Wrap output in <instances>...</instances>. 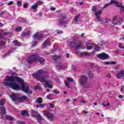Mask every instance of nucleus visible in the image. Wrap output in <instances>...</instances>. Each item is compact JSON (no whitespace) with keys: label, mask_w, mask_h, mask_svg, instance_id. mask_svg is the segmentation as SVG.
Returning <instances> with one entry per match:
<instances>
[{"label":"nucleus","mask_w":124,"mask_h":124,"mask_svg":"<svg viewBox=\"0 0 124 124\" xmlns=\"http://www.w3.org/2000/svg\"><path fill=\"white\" fill-rule=\"evenodd\" d=\"M100 11H101V10L95 13V15L96 16L97 19H98V21H102V18L100 17V15H101V12Z\"/></svg>","instance_id":"nucleus-15"},{"label":"nucleus","mask_w":124,"mask_h":124,"mask_svg":"<svg viewBox=\"0 0 124 124\" xmlns=\"http://www.w3.org/2000/svg\"><path fill=\"white\" fill-rule=\"evenodd\" d=\"M22 31V27L19 26L16 29V31Z\"/></svg>","instance_id":"nucleus-36"},{"label":"nucleus","mask_w":124,"mask_h":124,"mask_svg":"<svg viewBox=\"0 0 124 124\" xmlns=\"http://www.w3.org/2000/svg\"><path fill=\"white\" fill-rule=\"evenodd\" d=\"M98 57L101 60H107L109 59V55L104 52L99 54Z\"/></svg>","instance_id":"nucleus-8"},{"label":"nucleus","mask_w":124,"mask_h":124,"mask_svg":"<svg viewBox=\"0 0 124 124\" xmlns=\"http://www.w3.org/2000/svg\"><path fill=\"white\" fill-rule=\"evenodd\" d=\"M119 8H120L121 12H124V6H122V5H121V7H119Z\"/></svg>","instance_id":"nucleus-41"},{"label":"nucleus","mask_w":124,"mask_h":124,"mask_svg":"<svg viewBox=\"0 0 124 124\" xmlns=\"http://www.w3.org/2000/svg\"><path fill=\"white\" fill-rule=\"evenodd\" d=\"M50 41H49V40H46L44 42L42 45V48H46V47H48V46H50Z\"/></svg>","instance_id":"nucleus-16"},{"label":"nucleus","mask_w":124,"mask_h":124,"mask_svg":"<svg viewBox=\"0 0 124 124\" xmlns=\"http://www.w3.org/2000/svg\"><path fill=\"white\" fill-rule=\"evenodd\" d=\"M65 102H67V103L69 102V100L68 99H66L65 100Z\"/></svg>","instance_id":"nucleus-64"},{"label":"nucleus","mask_w":124,"mask_h":124,"mask_svg":"<svg viewBox=\"0 0 124 124\" xmlns=\"http://www.w3.org/2000/svg\"><path fill=\"white\" fill-rule=\"evenodd\" d=\"M31 35V31H28L24 33V35L26 37H28V36H29V35Z\"/></svg>","instance_id":"nucleus-28"},{"label":"nucleus","mask_w":124,"mask_h":124,"mask_svg":"<svg viewBox=\"0 0 124 124\" xmlns=\"http://www.w3.org/2000/svg\"><path fill=\"white\" fill-rule=\"evenodd\" d=\"M23 116H30V113L27 111V110H24L22 111Z\"/></svg>","instance_id":"nucleus-21"},{"label":"nucleus","mask_w":124,"mask_h":124,"mask_svg":"<svg viewBox=\"0 0 124 124\" xmlns=\"http://www.w3.org/2000/svg\"><path fill=\"white\" fill-rule=\"evenodd\" d=\"M110 4H112V3L111 2V1L110 2V3H108L107 4H106L103 7V9H104V8H105V7H107V6L108 5H110Z\"/></svg>","instance_id":"nucleus-39"},{"label":"nucleus","mask_w":124,"mask_h":124,"mask_svg":"<svg viewBox=\"0 0 124 124\" xmlns=\"http://www.w3.org/2000/svg\"><path fill=\"white\" fill-rule=\"evenodd\" d=\"M107 77L108 78H111V75H110V74H108L107 75Z\"/></svg>","instance_id":"nucleus-58"},{"label":"nucleus","mask_w":124,"mask_h":124,"mask_svg":"<svg viewBox=\"0 0 124 124\" xmlns=\"http://www.w3.org/2000/svg\"><path fill=\"white\" fill-rule=\"evenodd\" d=\"M37 60L40 63H43L45 62V60L43 58L39 57V56H38Z\"/></svg>","instance_id":"nucleus-19"},{"label":"nucleus","mask_w":124,"mask_h":124,"mask_svg":"<svg viewBox=\"0 0 124 124\" xmlns=\"http://www.w3.org/2000/svg\"><path fill=\"white\" fill-rule=\"evenodd\" d=\"M16 4L17 6H21V5H22V3L21 2V1H17Z\"/></svg>","instance_id":"nucleus-42"},{"label":"nucleus","mask_w":124,"mask_h":124,"mask_svg":"<svg viewBox=\"0 0 124 124\" xmlns=\"http://www.w3.org/2000/svg\"><path fill=\"white\" fill-rule=\"evenodd\" d=\"M36 45H37V42L35 41H33L32 42V46H36Z\"/></svg>","instance_id":"nucleus-44"},{"label":"nucleus","mask_w":124,"mask_h":124,"mask_svg":"<svg viewBox=\"0 0 124 124\" xmlns=\"http://www.w3.org/2000/svg\"><path fill=\"white\" fill-rule=\"evenodd\" d=\"M6 119L7 120H9V121H12V120H14V118H13V117L10 116H6Z\"/></svg>","instance_id":"nucleus-29"},{"label":"nucleus","mask_w":124,"mask_h":124,"mask_svg":"<svg viewBox=\"0 0 124 124\" xmlns=\"http://www.w3.org/2000/svg\"><path fill=\"white\" fill-rule=\"evenodd\" d=\"M45 55H49L50 53H48L47 51L45 52Z\"/></svg>","instance_id":"nucleus-62"},{"label":"nucleus","mask_w":124,"mask_h":124,"mask_svg":"<svg viewBox=\"0 0 124 124\" xmlns=\"http://www.w3.org/2000/svg\"><path fill=\"white\" fill-rule=\"evenodd\" d=\"M0 110L2 114H6V109L5 107H0Z\"/></svg>","instance_id":"nucleus-20"},{"label":"nucleus","mask_w":124,"mask_h":124,"mask_svg":"<svg viewBox=\"0 0 124 124\" xmlns=\"http://www.w3.org/2000/svg\"><path fill=\"white\" fill-rule=\"evenodd\" d=\"M106 22H105V24H107L108 23H109L110 21H111V19L110 18H107L106 19Z\"/></svg>","instance_id":"nucleus-49"},{"label":"nucleus","mask_w":124,"mask_h":124,"mask_svg":"<svg viewBox=\"0 0 124 124\" xmlns=\"http://www.w3.org/2000/svg\"><path fill=\"white\" fill-rule=\"evenodd\" d=\"M88 75H89V77L90 78H93V73H92V72L89 71L88 72Z\"/></svg>","instance_id":"nucleus-34"},{"label":"nucleus","mask_w":124,"mask_h":124,"mask_svg":"<svg viewBox=\"0 0 124 124\" xmlns=\"http://www.w3.org/2000/svg\"><path fill=\"white\" fill-rule=\"evenodd\" d=\"M87 50H92L93 49V46H94V49L96 50V51H100V47L98 46L95 44H93L92 46H89L90 45L87 44Z\"/></svg>","instance_id":"nucleus-6"},{"label":"nucleus","mask_w":124,"mask_h":124,"mask_svg":"<svg viewBox=\"0 0 124 124\" xmlns=\"http://www.w3.org/2000/svg\"><path fill=\"white\" fill-rule=\"evenodd\" d=\"M118 18H119V16H114L113 21H117V20H118Z\"/></svg>","instance_id":"nucleus-48"},{"label":"nucleus","mask_w":124,"mask_h":124,"mask_svg":"<svg viewBox=\"0 0 124 124\" xmlns=\"http://www.w3.org/2000/svg\"><path fill=\"white\" fill-rule=\"evenodd\" d=\"M102 105L104 107H106V106H110V104H109V103H108L106 105H104V103H102Z\"/></svg>","instance_id":"nucleus-47"},{"label":"nucleus","mask_w":124,"mask_h":124,"mask_svg":"<svg viewBox=\"0 0 124 124\" xmlns=\"http://www.w3.org/2000/svg\"><path fill=\"white\" fill-rule=\"evenodd\" d=\"M88 77L86 76H82L79 80V83L80 85H82V86L85 85V84H87V82H88Z\"/></svg>","instance_id":"nucleus-7"},{"label":"nucleus","mask_w":124,"mask_h":124,"mask_svg":"<svg viewBox=\"0 0 124 124\" xmlns=\"http://www.w3.org/2000/svg\"><path fill=\"white\" fill-rule=\"evenodd\" d=\"M36 4L40 5V4H42V1H38L36 3Z\"/></svg>","instance_id":"nucleus-45"},{"label":"nucleus","mask_w":124,"mask_h":124,"mask_svg":"<svg viewBox=\"0 0 124 124\" xmlns=\"http://www.w3.org/2000/svg\"><path fill=\"white\" fill-rule=\"evenodd\" d=\"M38 59V55L33 54L31 55L27 59L28 62L31 63L33 62H36Z\"/></svg>","instance_id":"nucleus-4"},{"label":"nucleus","mask_w":124,"mask_h":124,"mask_svg":"<svg viewBox=\"0 0 124 124\" xmlns=\"http://www.w3.org/2000/svg\"><path fill=\"white\" fill-rule=\"evenodd\" d=\"M110 3L115 4L116 7H121V6L122 5V4L120 3L117 0H111Z\"/></svg>","instance_id":"nucleus-14"},{"label":"nucleus","mask_w":124,"mask_h":124,"mask_svg":"<svg viewBox=\"0 0 124 124\" xmlns=\"http://www.w3.org/2000/svg\"><path fill=\"white\" fill-rule=\"evenodd\" d=\"M3 84L6 87H10L13 90L20 91V89H21L22 91L26 93H32L31 91L29 90V85L24 83V79L19 78V77H8Z\"/></svg>","instance_id":"nucleus-1"},{"label":"nucleus","mask_w":124,"mask_h":124,"mask_svg":"<svg viewBox=\"0 0 124 124\" xmlns=\"http://www.w3.org/2000/svg\"><path fill=\"white\" fill-rule=\"evenodd\" d=\"M27 98L26 96L25 95H22L20 97H17V99L16 100V101L17 102H23V101H25V100H27Z\"/></svg>","instance_id":"nucleus-9"},{"label":"nucleus","mask_w":124,"mask_h":124,"mask_svg":"<svg viewBox=\"0 0 124 124\" xmlns=\"http://www.w3.org/2000/svg\"><path fill=\"white\" fill-rule=\"evenodd\" d=\"M120 91L122 93H124V87L121 86V88H120Z\"/></svg>","instance_id":"nucleus-51"},{"label":"nucleus","mask_w":124,"mask_h":124,"mask_svg":"<svg viewBox=\"0 0 124 124\" xmlns=\"http://www.w3.org/2000/svg\"><path fill=\"white\" fill-rule=\"evenodd\" d=\"M6 41V40H3V39L0 40V46H3L5 45Z\"/></svg>","instance_id":"nucleus-24"},{"label":"nucleus","mask_w":124,"mask_h":124,"mask_svg":"<svg viewBox=\"0 0 124 124\" xmlns=\"http://www.w3.org/2000/svg\"><path fill=\"white\" fill-rule=\"evenodd\" d=\"M31 8L32 9H33L34 10H35V9L37 8V5L36 4V3L34 4L31 6Z\"/></svg>","instance_id":"nucleus-30"},{"label":"nucleus","mask_w":124,"mask_h":124,"mask_svg":"<svg viewBox=\"0 0 124 124\" xmlns=\"http://www.w3.org/2000/svg\"><path fill=\"white\" fill-rule=\"evenodd\" d=\"M53 93H56V94H59V93H60V91H59L57 90H53Z\"/></svg>","instance_id":"nucleus-38"},{"label":"nucleus","mask_w":124,"mask_h":124,"mask_svg":"<svg viewBox=\"0 0 124 124\" xmlns=\"http://www.w3.org/2000/svg\"><path fill=\"white\" fill-rule=\"evenodd\" d=\"M118 46L119 48H121V49H124V46H123L121 44H119Z\"/></svg>","instance_id":"nucleus-54"},{"label":"nucleus","mask_w":124,"mask_h":124,"mask_svg":"<svg viewBox=\"0 0 124 124\" xmlns=\"http://www.w3.org/2000/svg\"><path fill=\"white\" fill-rule=\"evenodd\" d=\"M15 46H21V43L18 42L17 40H15L13 42Z\"/></svg>","instance_id":"nucleus-22"},{"label":"nucleus","mask_w":124,"mask_h":124,"mask_svg":"<svg viewBox=\"0 0 124 124\" xmlns=\"http://www.w3.org/2000/svg\"><path fill=\"white\" fill-rule=\"evenodd\" d=\"M80 56L81 57H84L85 56H87L88 57H90L92 56V53L88 52H82L80 53Z\"/></svg>","instance_id":"nucleus-17"},{"label":"nucleus","mask_w":124,"mask_h":124,"mask_svg":"<svg viewBox=\"0 0 124 124\" xmlns=\"http://www.w3.org/2000/svg\"><path fill=\"white\" fill-rule=\"evenodd\" d=\"M12 4H13V1H10L7 3V6H8L9 5H12Z\"/></svg>","instance_id":"nucleus-46"},{"label":"nucleus","mask_w":124,"mask_h":124,"mask_svg":"<svg viewBox=\"0 0 124 124\" xmlns=\"http://www.w3.org/2000/svg\"><path fill=\"white\" fill-rule=\"evenodd\" d=\"M105 64H110V62H105Z\"/></svg>","instance_id":"nucleus-60"},{"label":"nucleus","mask_w":124,"mask_h":124,"mask_svg":"<svg viewBox=\"0 0 124 124\" xmlns=\"http://www.w3.org/2000/svg\"><path fill=\"white\" fill-rule=\"evenodd\" d=\"M80 17V16H78L76 17L75 19V22L74 24H77L78 22V20H79V17Z\"/></svg>","instance_id":"nucleus-33"},{"label":"nucleus","mask_w":124,"mask_h":124,"mask_svg":"<svg viewBox=\"0 0 124 124\" xmlns=\"http://www.w3.org/2000/svg\"><path fill=\"white\" fill-rule=\"evenodd\" d=\"M45 106H46V105H45V104H42L39 106L37 105V108L38 109V108H40V109H42V108H44V107H45Z\"/></svg>","instance_id":"nucleus-26"},{"label":"nucleus","mask_w":124,"mask_h":124,"mask_svg":"<svg viewBox=\"0 0 124 124\" xmlns=\"http://www.w3.org/2000/svg\"><path fill=\"white\" fill-rule=\"evenodd\" d=\"M10 98L13 101H17V99H18V95L15 93H12L10 96Z\"/></svg>","instance_id":"nucleus-13"},{"label":"nucleus","mask_w":124,"mask_h":124,"mask_svg":"<svg viewBox=\"0 0 124 124\" xmlns=\"http://www.w3.org/2000/svg\"><path fill=\"white\" fill-rule=\"evenodd\" d=\"M33 76L42 83H45L47 88L52 89L53 85H52V81L51 80H46V78L49 77V73L47 72L43 71L42 69H40L36 71L35 73L33 74Z\"/></svg>","instance_id":"nucleus-2"},{"label":"nucleus","mask_w":124,"mask_h":124,"mask_svg":"<svg viewBox=\"0 0 124 124\" xmlns=\"http://www.w3.org/2000/svg\"><path fill=\"white\" fill-rule=\"evenodd\" d=\"M92 10L93 12H95V11H96V6H93Z\"/></svg>","instance_id":"nucleus-40"},{"label":"nucleus","mask_w":124,"mask_h":124,"mask_svg":"<svg viewBox=\"0 0 124 124\" xmlns=\"http://www.w3.org/2000/svg\"><path fill=\"white\" fill-rule=\"evenodd\" d=\"M71 44L72 46L75 49H80V48L83 46V43H82V42L76 41L75 40L72 41Z\"/></svg>","instance_id":"nucleus-3"},{"label":"nucleus","mask_w":124,"mask_h":124,"mask_svg":"<svg viewBox=\"0 0 124 124\" xmlns=\"http://www.w3.org/2000/svg\"><path fill=\"white\" fill-rule=\"evenodd\" d=\"M35 89L36 90L37 89H41V86L40 85L38 84L37 86L35 87Z\"/></svg>","instance_id":"nucleus-43"},{"label":"nucleus","mask_w":124,"mask_h":124,"mask_svg":"<svg viewBox=\"0 0 124 124\" xmlns=\"http://www.w3.org/2000/svg\"><path fill=\"white\" fill-rule=\"evenodd\" d=\"M44 113L45 115L46 116L48 120H49V121H50V122H52V121H54V120L55 119V115L53 113H51L47 110L44 111Z\"/></svg>","instance_id":"nucleus-5"},{"label":"nucleus","mask_w":124,"mask_h":124,"mask_svg":"<svg viewBox=\"0 0 124 124\" xmlns=\"http://www.w3.org/2000/svg\"><path fill=\"white\" fill-rule=\"evenodd\" d=\"M10 53H12V52L10 51L8 53H6V54L4 55V56H3V58H5L6 56H9V54H10Z\"/></svg>","instance_id":"nucleus-52"},{"label":"nucleus","mask_w":124,"mask_h":124,"mask_svg":"<svg viewBox=\"0 0 124 124\" xmlns=\"http://www.w3.org/2000/svg\"><path fill=\"white\" fill-rule=\"evenodd\" d=\"M22 23H26L27 22V19H23V20L21 21Z\"/></svg>","instance_id":"nucleus-56"},{"label":"nucleus","mask_w":124,"mask_h":124,"mask_svg":"<svg viewBox=\"0 0 124 124\" xmlns=\"http://www.w3.org/2000/svg\"><path fill=\"white\" fill-rule=\"evenodd\" d=\"M32 114L34 117H37L39 115V113L34 110H32Z\"/></svg>","instance_id":"nucleus-23"},{"label":"nucleus","mask_w":124,"mask_h":124,"mask_svg":"<svg viewBox=\"0 0 124 124\" xmlns=\"http://www.w3.org/2000/svg\"><path fill=\"white\" fill-rule=\"evenodd\" d=\"M46 98L47 99H49V100H52V94H48L47 96H46Z\"/></svg>","instance_id":"nucleus-32"},{"label":"nucleus","mask_w":124,"mask_h":124,"mask_svg":"<svg viewBox=\"0 0 124 124\" xmlns=\"http://www.w3.org/2000/svg\"><path fill=\"white\" fill-rule=\"evenodd\" d=\"M109 64H112L114 65L116 64V62L111 61V62H109Z\"/></svg>","instance_id":"nucleus-50"},{"label":"nucleus","mask_w":124,"mask_h":124,"mask_svg":"<svg viewBox=\"0 0 124 124\" xmlns=\"http://www.w3.org/2000/svg\"><path fill=\"white\" fill-rule=\"evenodd\" d=\"M124 77V70H121L116 75L117 79H122Z\"/></svg>","instance_id":"nucleus-12"},{"label":"nucleus","mask_w":124,"mask_h":124,"mask_svg":"<svg viewBox=\"0 0 124 124\" xmlns=\"http://www.w3.org/2000/svg\"><path fill=\"white\" fill-rule=\"evenodd\" d=\"M55 9H56V8L55 7L50 8V10H51V11H55Z\"/></svg>","instance_id":"nucleus-57"},{"label":"nucleus","mask_w":124,"mask_h":124,"mask_svg":"<svg viewBox=\"0 0 124 124\" xmlns=\"http://www.w3.org/2000/svg\"><path fill=\"white\" fill-rule=\"evenodd\" d=\"M83 113H84V114H88L89 112L83 110Z\"/></svg>","instance_id":"nucleus-61"},{"label":"nucleus","mask_w":124,"mask_h":124,"mask_svg":"<svg viewBox=\"0 0 124 124\" xmlns=\"http://www.w3.org/2000/svg\"><path fill=\"white\" fill-rule=\"evenodd\" d=\"M60 59V56L55 55L53 56V60L54 61H58Z\"/></svg>","instance_id":"nucleus-35"},{"label":"nucleus","mask_w":124,"mask_h":124,"mask_svg":"<svg viewBox=\"0 0 124 124\" xmlns=\"http://www.w3.org/2000/svg\"><path fill=\"white\" fill-rule=\"evenodd\" d=\"M36 102H37L39 104H41L42 103V98L39 97L36 99Z\"/></svg>","instance_id":"nucleus-25"},{"label":"nucleus","mask_w":124,"mask_h":124,"mask_svg":"<svg viewBox=\"0 0 124 124\" xmlns=\"http://www.w3.org/2000/svg\"><path fill=\"white\" fill-rule=\"evenodd\" d=\"M73 81H74V79L73 78H68L65 82V85H66V87H67V88H70V87L69 86L70 82H73Z\"/></svg>","instance_id":"nucleus-10"},{"label":"nucleus","mask_w":124,"mask_h":124,"mask_svg":"<svg viewBox=\"0 0 124 124\" xmlns=\"http://www.w3.org/2000/svg\"><path fill=\"white\" fill-rule=\"evenodd\" d=\"M49 106L51 107V108H55V106H54L52 103L49 104Z\"/></svg>","instance_id":"nucleus-53"},{"label":"nucleus","mask_w":124,"mask_h":124,"mask_svg":"<svg viewBox=\"0 0 124 124\" xmlns=\"http://www.w3.org/2000/svg\"><path fill=\"white\" fill-rule=\"evenodd\" d=\"M0 106L4 105V99H2L0 100Z\"/></svg>","instance_id":"nucleus-37"},{"label":"nucleus","mask_w":124,"mask_h":124,"mask_svg":"<svg viewBox=\"0 0 124 124\" xmlns=\"http://www.w3.org/2000/svg\"><path fill=\"white\" fill-rule=\"evenodd\" d=\"M87 88H89V89H91V88H92V85L89 84V86H88Z\"/></svg>","instance_id":"nucleus-63"},{"label":"nucleus","mask_w":124,"mask_h":124,"mask_svg":"<svg viewBox=\"0 0 124 124\" xmlns=\"http://www.w3.org/2000/svg\"><path fill=\"white\" fill-rule=\"evenodd\" d=\"M27 5H28V4H27V3H24V4L23 5V8H27Z\"/></svg>","instance_id":"nucleus-55"},{"label":"nucleus","mask_w":124,"mask_h":124,"mask_svg":"<svg viewBox=\"0 0 124 124\" xmlns=\"http://www.w3.org/2000/svg\"><path fill=\"white\" fill-rule=\"evenodd\" d=\"M56 67L57 68L63 69V68H62V64L61 63H58V64L56 65Z\"/></svg>","instance_id":"nucleus-27"},{"label":"nucleus","mask_w":124,"mask_h":124,"mask_svg":"<svg viewBox=\"0 0 124 124\" xmlns=\"http://www.w3.org/2000/svg\"><path fill=\"white\" fill-rule=\"evenodd\" d=\"M43 36V35L39 32L36 33L32 36L33 38H36V39L39 40Z\"/></svg>","instance_id":"nucleus-11"},{"label":"nucleus","mask_w":124,"mask_h":124,"mask_svg":"<svg viewBox=\"0 0 124 124\" xmlns=\"http://www.w3.org/2000/svg\"><path fill=\"white\" fill-rule=\"evenodd\" d=\"M37 117V121L39 124H41V121H43V118L42 117L40 114H39Z\"/></svg>","instance_id":"nucleus-18"},{"label":"nucleus","mask_w":124,"mask_h":124,"mask_svg":"<svg viewBox=\"0 0 124 124\" xmlns=\"http://www.w3.org/2000/svg\"><path fill=\"white\" fill-rule=\"evenodd\" d=\"M64 24H65V21H64V19H63L62 21L58 23V25H59V26H63Z\"/></svg>","instance_id":"nucleus-31"},{"label":"nucleus","mask_w":124,"mask_h":124,"mask_svg":"<svg viewBox=\"0 0 124 124\" xmlns=\"http://www.w3.org/2000/svg\"><path fill=\"white\" fill-rule=\"evenodd\" d=\"M119 98H123L124 97V96L123 95H118Z\"/></svg>","instance_id":"nucleus-59"}]
</instances>
